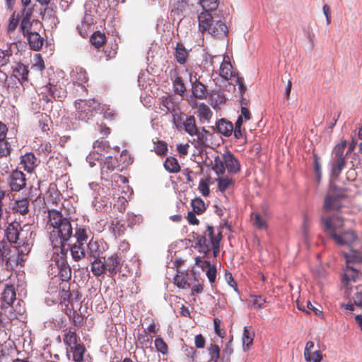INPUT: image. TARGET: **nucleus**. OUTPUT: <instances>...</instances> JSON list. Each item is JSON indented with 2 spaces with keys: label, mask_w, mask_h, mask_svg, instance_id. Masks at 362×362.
Segmentation results:
<instances>
[{
  "label": "nucleus",
  "mask_w": 362,
  "mask_h": 362,
  "mask_svg": "<svg viewBox=\"0 0 362 362\" xmlns=\"http://www.w3.org/2000/svg\"><path fill=\"white\" fill-rule=\"evenodd\" d=\"M11 55L10 49L3 50L0 49V66H6L9 62Z\"/></svg>",
  "instance_id": "0e129e2a"
},
{
  "label": "nucleus",
  "mask_w": 362,
  "mask_h": 362,
  "mask_svg": "<svg viewBox=\"0 0 362 362\" xmlns=\"http://www.w3.org/2000/svg\"><path fill=\"white\" fill-rule=\"evenodd\" d=\"M8 184L12 191L19 192L25 187V177L22 171L14 170L9 176Z\"/></svg>",
  "instance_id": "f8f14e48"
},
{
  "label": "nucleus",
  "mask_w": 362,
  "mask_h": 362,
  "mask_svg": "<svg viewBox=\"0 0 362 362\" xmlns=\"http://www.w3.org/2000/svg\"><path fill=\"white\" fill-rule=\"evenodd\" d=\"M52 146L48 141L42 142L36 149L38 155L47 157L52 152Z\"/></svg>",
  "instance_id": "09e8293b"
},
{
  "label": "nucleus",
  "mask_w": 362,
  "mask_h": 362,
  "mask_svg": "<svg viewBox=\"0 0 362 362\" xmlns=\"http://www.w3.org/2000/svg\"><path fill=\"white\" fill-rule=\"evenodd\" d=\"M168 150V146L165 142L163 141H158L154 143V151L157 155H164Z\"/></svg>",
  "instance_id": "69168bd1"
},
{
  "label": "nucleus",
  "mask_w": 362,
  "mask_h": 362,
  "mask_svg": "<svg viewBox=\"0 0 362 362\" xmlns=\"http://www.w3.org/2000/svg\"><path fill=\"white\" fill-rule=\"evenodd\" d=\"M232 65L230 62H223L220 66V76L226 80L230 79L234 76L232 71Z\"/></svg>",
  "instance_id": "ea45409f"
},
{
  "label": "nucleus",
  "mask_w": 362,
  "mask_h": 362,
  "mask_svg": "<svg viewBox=\"0 0 362 362\" xmlns=\"http://www.w3.org/2000/svg\"><path fill=\"white\" fill-rule=\"evenodd\" d=\"M216 128L222 135L230 136L233 131V124L225 119H221L216 123Z\"/></svg>",
  "instance_id": "a878e982"
},
{
  "label": "nucleus",
  "mask_w": 362,
  "mask_h": 362,
  "mask_svg": "<svg viewBox=\"0 0 362 362\" xmlns=\"http://www.w3.org/2000/svg\"><path fill=\"white\" fill-rule=\"evenodd\" d=\"M198 116L200 119L209 120L212 116L210 108L204 103L199 104L197 107Z\"/></svg>",
  "instance_id": "58836bf2"
},
{
  "label": "nucleus",
  "mask_w": 362,
  "mask_h": 362,
  "mask_svg": "<svg viewBox=\"0 0 362 362\" xmlns=\"http://www.w3.org/2000/svg\"><path fill=\"white\" fill-rule=\"evenodd\" d=\"M188 6V0H174L171 11V16H174V20H176L177 18L180 21Z\"/></svg>",
  "instance_id": "aec40b11"
},
{
  "label": "nucleus",
  "mask_w": 362,
  "mask_h": 362,
  "mask_svg": "<svg viewBox=\"0 0 362 362\" xmlns=\"http://www.w3.org/2000/svg\"><path fill=\"white\" fill-rule=\"evenodd\" d=\"M100 166L102 179L107 180V178H105V175H108L116 168L119 167V160L117 158H114L112 156H107L105 157V159H102Z\"/></svg>",
  "instance_id": "4468645a"
},
{
  "label": "nucleus",
  "mask_w": 362,
  "mask_h": 362,
  "mask_svg": "<svg viewBox=\"0 0 362 362\" xmlns=\"http://www.w3.org/2000/svg\"><path fill=\"white\" fill-rule=\"evenodd\" d=\"M91 272L95 276H100L107 272L105 260L101 259H93L91 262Z\"/></svg>",
  "instance_id": "c85d7f7f"
},
{
  "label": "nucleus",
  "mask_w": 362,
  "mask_h": 362,
  "mask_svg": "<svg viewBox=\"0 0 362 362\" xmlns=\"http://www.w3.org/2000/svg\"><path fill=\"white\" fill-rule=\"evenodd\" d=\"M42 19H47L51 21L52 23H58V20L54 15V10L50 7H46L43 12H41Z\"/></svg>",
  "instance_id": "bf43d9fd"
},
{
  "label": "nucleus",
  "mask_w": 362,
  "mask_h": 362,
  "mask_svg": "<svg viewBox=\"0 0 362 362\" xmlns=\"http://www.w3.org/2000/svg\"><path fill=\"white\" fill-rule=\"evenodd\" d=\"M25 37L27 38L29 45L32 49L37 51L42 47L44 39L38 33L33 32Z\"/></svg>",
  "instance_id": "393cba45"
},
{
  "label": "nucleus",
  "mask_w": 362,
  "mask_h": 362,
  "mask_svg": "<svg viewBox=\"0 0 362 362\" xmlns=\"http://www.w3.org/2000/svg\"><path fill=\"white\" fill-rule=\"evenodd\" d=\"M105 263V268L109 276H114L120 270V265L122 262V257L117 254H113L108 257L103 258Z\"/></svg>",
  "instance_id": "ddd939ff"
},
{
  "label": "nucleus",
  "mask_w": 362,
  "mask_h": 362,
  "mask_svg": "<svg viewBox=\"0 0 362 362\" xmlns=\"http://www.w3.org/2000/svg\"><path fill=\"white\" fill-rule=\"evenodd\" d=\"M13 75L19 81H27L28 75V70L27 66H25L23 64L18 63L16 67L13 68Z\"/></svg>",
  "instance_id": "c756f323"
},
{
  "label": "nucleus",
  "mask_w": 362,
  "mask_h": 362,
  "mask_svg": "<svg viewBox=\"0 0 362 362\" xmlns=\"http://www.w3.org/2000/svg\"><path fill=\"white\" fill-rule=\"evenodd\" d=\"M75 107L76 109V117L79 120L88 122L95 115L102 114L105 110V105H101L95 99L88 100H83L78 99L75 101Z\"/></svg>",
  "instance_id": "39448f33"
},
{
  "label": "nucleus",
  "mask_w": 362,
  "mask_h": 362,
  "mask_svg": "<svg viewBox=\"0 0 362 362\" xmlns=\"http://www.w3.org/2000/svg\"><path fill=\"white\" fill-rule=\"evenodd\" d=\"M163 105L166 108L167 112H173L174 120L175 121V115H177V111L179 110L177 105L173 101V98L167 97L163 99L162 101Z\"/></svg>",
  "instance_id": "72a5a7b5"
},
{
  "label": "nucleus",
  "mask_w": 362,
  "mask_h": 362,
  "mask_svg": "<svg viewBox=\"0 0 362 362\" xmlns=\"http://www.w3.org/2000/svg\"><path fill=\"white\" fill-rule=\"evenodd\" d=\"M84 8L85 14L81 21V25H78L76 28L80 35L83 37L88 35L86 30L90 29L95 23L93 18V13L95 11L91 10V4L86 3Z\"/></svg>",
  "instance_id": "9b49d317"
},
{
  "label": "nucleus",
  "mask_w": 362,
  "mask_h": 362,
  "mask_svg": "<svg viewBox=\"0 0 362 362\" xmlns=\"http://www.w3.org/2000/svg\"><path fill=\"white\" fill-rule=\"evenodd\" d=\"M20 21V15L18 13L16 15V12H13L9 18V23L7 28L8 34L13 33L17 28Z\"/></svg>",
  "instance_id": "de8ad7c7"
},
{
  "label": "nucleus",
  "mask_w": 362,
  "mask_h": 362,
  "mask_svg": "<svg viewBox=\"0 0 362 362\" xmlns=\"http://www.w3.org/2000/svg\"><path fill=\"white\" fill-rule=\"evenodd\" d=\"M356 293L353 296L354 305L362 307V285L356 286Z\"/></svg>",
  "instance_id": "338daca9"
},
{
  "label": "nucleus",
  "mask_w": 362,
  "mask_h": 362,
  "mask_svg": "<svg viewBox=\"0 0 362 362\" xmlns=\"http://www.w3.org/2000/svg\"><path fill=\"white\" fill-rule=\"evenodd\" d=\"M23 251L20 252L19 248L6 243L4 251V262L8 270L14 269L18 265H21L23 262Z\"/></svg>",
  "instance_id": "0eeeda50"
},
{
  "label": "nucleus",
  "mask_w": 362,
  "mask_h": 362,
  "mask_svg": "<svg viewBox=\"0 0 362 362\" xmlns=\"http://www.w3.org/2000/svg\"><path fill=\"white\" fill-rule=\"evenodd\" d=\"M74 237L76 238V243L84 245L88 239L86 229L81 226L76 227Z\"/></svg>",
  "instance_id": "e433bc0d"
},
{
  "label": "nucleus",
  "mask_w": 362,
  "mask_h": 362,
  "mask_svg": "<svg viewBox=\"0 0 362 362\" xmlns=\"http://www.w3.org/2000/svg\"><path fill=\"white\" fill-rule=\"evenodd\" d=\"M345 197V195L343 194L328 193L325 197L323 211L325 212L341 211L342 201Z\"/></svg>",
  "instance_id": "9d476101"
},
{
  "label": "nucleus",
  "mask_w": 362,
  "mask_h": 362,
  "mask_svg": "<svg viewBox=\"0 0 362 362\" xmlns=\"http://www.w3.org/2000/svg\"><path fill=\"white\" fill-rule=\"evenodd\" d=\"M250 302L252 305L256 309L264 308L267 303L266 298L261 295H251Z\"/></svg>",
  "instance_id": "a19ab883"
},
{
  "label": "nucleus",
  "mask_w": 362,
  "mask_h": 362,
  "mask_svg": "<svg viewBox=\"0 0 362 362\" xmlns=\"http://www.w3.org/2000/svg\"><path fill=\"white\" fill-rule=\"evenodd\" d=\"M190 81L192 83V91L193 95L198 99L206 98L208 93L206 86L197 79L192 81V77L190 78Z\"/></svg>",
  "instance_id": "5701e85b"
},
{
  "label": "nucleus",
  "mask_w": 362,
  "mask_h": 362,
  "mask_svg": "<svg viewBox=\"0 0 362 362\" xmlns=\"http://www.w3.org/2000/svg\"><path fill=\"white\" fill-rule=\"evenodd\" d=\"M102 153H99L98 151H91L86 156V161L89 163L90 167L93 168L97 164L100 165V161H102Z\"/></svg>",
  "instance_id": "c9c22d12"
},
{
  "label": "nucleus",
  "mask_w": 362,
  "mask_h": 362,
  "mask_svg": "<svg viewBox=\"0 0 362 362\" xmlns=\"http://www.w3.org/2000/svg\"><path fill=\"white\" fill-rule=\"evenodd\" d=\"M191 205L194 212L201 214L206 210L204 202L201 198H195L192 200Z\"/></svg>",
  "instance_id": "c03bdc74"
},
{
  "label": "nucleus",
  "mask_w": 362,
  "mask_h": 362,
  "mask_svg": "<svg viewBox=\"0 0 362 362\" xmlns=\"http://www.w3.org/2000/svg\"><path fill=\"white\" fill-rule=\"evenodd\" d=\"M48 230H49V241L52 247V257L51 260L54 262L50 264L52 272H57L51 279H58V284L69 283L71 277V269L66 262L67 249L64 243L68 241L73 234V228L70 221L64 218L62 213L57 210H50L48 212Z\"/></svg>",
  "instance_id": "f257e3e1"
},
{
  "label": "nucleus",
  "mask_w": 362,
  "mask_h": 362,
  "mask_svg": "<svg viewBox=\"0 0 362 362\" xmlns=\"http://www.w3.org/2000/svg\"><path fill=\"white\" fill-rule=\"evenodd\" d=\"M66 249V247H65ZM69 249L72 259L78 262L85 257L86 252L84 245L75 243L71 245H68L67 250Z\"/></svg>",
  "instance_id": "b1692460"
},
{
  "label": "nucleus",
  "mask_w": 362,
  "mask_h": 362,
  "mask_svg": "<svg viewBox=\"0 0 362 362\" xmlns=\"http://www.w3.org/2000/svg\"><path fill=\"white\" fill-rule=\"evenodd\" d=\"M64 342L65 344L68 345L70 349L73 347V346L78 344L77 343V337L75 332H72L69 330L64 337Z\"/></svg>",
  "instance_id": "864d4df0"
},
{
  "label": "nucleus",
  "mask_w": 362,
  "mask_h": 362,
  "mask_svg": "<svg viewBox=\"0 0 362 362\" xmlns=\"http://www.w3.org/2000/svg\"><path fill=\"white\" fill-rule=\"evenodd\" d=\"M175 284L179 287L182 288H190V284L187 282L185 277L183 276L176 275L174 278Z\"/></svg>",
  "instance_id": "774afa93"
},
{
  "label": "nucleus",
  "mask_w": 362,
  "mask_h": 362,
  "mask_svg": "<svg viewBox=\"0 0 362 362\" xmlns=\"http://www.w3.org/2000/svg\"><path fill=\"white\" fill-rule=\"evenodd\" d=\"M173 54L177 63L183 65L187 61L189 50L186 49L182 42H177Z\"/></svg>",
  "instance_id": "4be33fe9"
},
{
  "label": "nucleus",
  "mask_w": 362,
  "mask_h": 362,
  "mask_svg": "<svg viewBox=\"0 0 362 362\" xmlns=\"http://www.w3.org/2000/svg\"><path fill=\"white\" fill-rule=\"evenodd\" d=\"M223 162H225L226 169L231 174H237L240 170V164L234 155L227 151L223 154Z\"/></svg>",
  "instance_id": "2eb2a0df"
},
{
  "label": "nucleus",
  "mask_w": 362,
  "mask_h": 362,
  "mask_svg": "<svg viewBox=\"0 0 362 362\" xmlns=\"http://www.w3.org/2000/svg\"><path fill=\"white\" fill-rule=\"evenodd\" d=\"M254 337V332H250L247 327H245L242 337L243 346L244 351H247L252 344Z\"/></svg>",
  "instance_id": "2f4dec72"
},
{
  "label": "nucleus",
  "mask_w": 362,
  "mask_h": 362,
  "mask_svg": "<svg viewBox=\"0 0 362 362\" xmlns=\"http://www.w3.org/2000/svg\"><path fill=\"white\" fill-rule=\"evenodd\" d=\"M202 7V11L198 15L199 30L201 33L208 32L211 35L218 38L227 36L228 29L216 15L217 8L212 10Z\"/></svg>",
  "instance_id": "7ed1b4c3"
},
{
  "label": "nucleus",
  "mask_w": 362,
  "mask_h": 362,
  "mask_svg": "<svg viewBox=\"0 0 362 362\" xmlns=\"http://www.w3.org/2000/svg\"><path fill=\"white\" fill-rule=\"evenodd\" d=\"M105 40V35L99 32L94 33L90 37L91 43L97 48H99L103 45Z\"/></svg>",
  "instance_id": "603ef678"
},
{
  "label": "nucleus",
  "mask_w": 362,
  "mask_h": 362,
  "mask_svg": "<svg viewBox=\"0 0 362 362\" xmlns=\"http://www.w3.org/2000/svg\"><path fill=\"white\" fill-rule=\"evenodd\" d=\"M164 167L167 171L171 173L179 172L180 166L176 158L173 157H168L164 163Z\"/></svg>",
  "instance_id": "473e14b6"
},
{
  "label": "nucleus",
  "mask_w": 362,
  "mask_h": 362,
  "mask_svg": "<svg viewBox=\"0 0 362 362\" xmlns=\"http://www.w3.org/2000/svg\"><path fill=\"white\" fill-rule=\"evenodd\" d=\"M253 226L259 230H266L267 228V218L263 217L259 213L252 214Z\"/></svg>",
  "instance_id": "7c9ffc66"
},
{
  "label": "nucleus",
  "mask_w": 362,
  "mask_h": 362,
  "mask_svg": "<svg viewBox=\"0 0 362 362\" xmlns=\"http://www.w3.org/2000/svg\"><path fill=\"white\" fill-rule=\"evenodd\" d=\"M221 233L218 232L214 235V228L208 225L206 230L203 235H196L194 238L196 240L194 247L197 248L199 252L208 254L213 250L214 255L216 257L219 252V243L221 240Z\"/></svg>",
  "instance_id": "20e7f679"
},
{
  "label": "nucleus",
  "mask_w": 362,
  "mask_h": 362,
  "mask_svg": "<svg viewBox=\"0 0 362 362\" xmlns=\"http://www.w3.org/2000/svg\"><path fill=\"white\" fill-rule=\"evenodd\" d=\"M88 255L93 259H103L105 248L101 243L91 240L87 245Z\"/></svg>",
  "instance_id": "f3484780"
},
{
  "label": "nucleus",
  "mask_w": 362,
  "mask_h": 362,
  "mask_svg": "<svg viewBox=\"0 0 362 362\" xmlns=\"http://www.w3.org/2000/svg\"><path fill=\"white\" fill-rule=\"evenodd\" d=\"M49 122L50 118L47 114H41L40 116H38L39 127L43 132H47L49 130Z\"/></svg>",
  "instance_id": "6e6d98bb"
},
{
  "label": "nucleus",
  "mask_w": 362,
  "mask_h": 362,
  "mask_svg": "<svg viewBox=\"0 0 362 362\" xmlns=\"http://www.w3.org/2000/svg\"><path fill=\"white\" fill-rule=\"evenodd\" d=\"M213 170L215 171L218 176L223 175L226 171L225 162H223V157L216 156L214 158V163L212 167Z\"/></svg>",
  "instance_id": "4c0bfd02"
},
{
  "label": "nucleus",
  "mask_w": 362,
  "mask_h": 362,
  "mask_svg": "<svg viewBox=\"0 0 362 362\" xmlns=\"http://www.w3.org/2000/svg\"><path fill=\"white\" fill-rule=\"evenodd\" d=\"M16 291L13 285H6L3 293L1 299L8 305H11L16 300Z\"/></svg>",
  "instance_id": "cd10ccee"
},
{
  "label": "nucleus",
  "mask_w": 362,
  "mask_h": 362,
  "mask_svg": "<svg viewBox=\"0 0 362 362\" xmlns=\"http://www.w3.org/2000/svg\"><path fill=\"white\" fill-rule=\"evenodd\" d=\"M174 92L180 95H182L185 91V86L180 77L177 76L173 81Z\"/></svg>",
  "instance_id": "4d7b16f0"
},
{
  "label": "nucleus",
  "mask_w": 362,
  "mask_h": 362,
  "mask_svg": "<svg viewBox=\"0 0 362 362\" xmlns=\"http://www.w3.org/2000/svg\"><path fill=\"white\" fill-rule=\"evenodd\" d=\"M70 349L75 362H92L91 356L89 354H85L86 348L83 344H78L73 346Z\"/></svg>",
  "instance_id": "dca6fc26"
},
{
  "label": "nucleus",
  "mask_w": 362,
  "mask_h": 362,
  "mask_svg": "<svg viewBox=\"0 0 362 362\" xmlns=\"http://www.w3.org/2000/svg\"><path fill=\"white\" fill-rule=\"evenodd\" d=\"M21 164L24 170L31 173L38 165V160L33 153H28L21 156Z\"/></svg>",
  "instance_id": "412c9836"
},
{
  "label": "nucleus",
  "mask_w": 362,
  "mask_h": 362,
  "mask_svg": "<svg viewBox=\"0 0 362 362\" xmlns=\"http://www.w3.org/2000/svg\"><path fill=\"white\" fill-rule=\"evenodd\" d=\"M20 227V223L18 222H12L8 224L6 230L5 235L7 240L8 241V244L12 245L15 244H21L19 242V231L18 228Z\"/></svg>",
  "instance_id": "a211bd4d"
},
{
  "label": "nucleus",
  "mask_w": 362,
  "mask_h": 362,
  "mask_svg": "<svg viewBox=\"0 0 362 362\" xmlns=\"http://www.w3.org/2000/svg\"><path fill=\"white\" fill-rule=\"evenodd\" d=\"M69 284H58V279H51L45 298L48 305L62 303L66 301L69 296Z\"/></svg>",
  "instance_id": "423d86ee"
},
{
  "label": "nucleus",
  "mask_w": 362,
  "mask_h": 362,
  "mask_svg": "<svg viewBox=\"0 0 362 362\" xmlns=\"http://www.w3.org/2000/svg\"><path fill=\"white\" fill-rule=\"evenodd\" d=\"M243 123V122L242 116L238 117L235 123V127H233V132L234 133V136L237 139H239L243 136V134L242 132Z\"/></svg>",
  "instance_id": "052dcab7"
},
{
  "label": "nucleus",
  "mask_w": 362,
  "mask_h": 362,
  "mask_svg": "<svg viewBox=\"0 0 362 362\" xmlns=\"http://www.w3.org/2000/svg\"><path fill=\"white\" fill-rule=\"evenodd\" d=\"M93 149L95 151H98L99 153L103 154V152L107 153L110 149V145L106 141H99L97 140L93 143Z\"/></svg>",
  "instance_id": "5fc2aeb1"
},
{
  "label": "nucleus",
  "mask_w": 362,
  "mask_h": 362,
  "mask_svg": "<svg viewBox=\"0 0 362 362\" xmlns=\"http://www.w3.org/2000/svg\"><path fill=\"white\" fill-rule=\"evenodd\" d=\"M185 131L190 136H194L197 133V127L194 116H185V119L182 122Z\"/></svg>",
  "instance_id": "bb28decb"
},
{
  "label": "nucleus",
  "mask_w": 362,
  "mask_h": 362,
  "mask_svg": "<svg viewBox=\"0 0 362 362\" xmlns=\"http://www.w3.org/2000/svg\"><path fill=\"white\" fill-rule=\"evenodd\" d=\"M313 165L316 178L320 182L322 177L321 163L320 158L316 154L314 155Z\"/></svg>",
  "instance_id": "680f3d73"
},
{
  "label": "nucleus",
  "mask_w": 362,
  "mask_h": 362,
  "mask_svg": "<svg viewBox=\"0 0 362 362\" xmlns=\"http://www.w3.org/2000/svg\"><path fill=\"white\" fill-rule=\"evenodd\" d=\"M210 361L212 362H218L220 358V348L217 344H211L208 348Z\"/></svg>",
  "instance_id": "a18cd8bd"
},
{
  "label": "nucleus",
  "mask_w": 362,
  "mask_h": 362,
  "mask_svg": "<svg viewBox=\"0 0 362 362\" xmlns=\"http://www.w3.org/2000/svg\"><path fill=\"white\" fill-rule=\"evenodd\" d=\"M31 28L32 23L30 22V20H21L20 24V30H21L24 37L33 33L30 31Z\"/></svg>",
  "instance_id": "e2e57ef3"
},
{
  "label": "nucleus",
  "mask_w": 362,
  "mask_h": 362,
  "mask_svg": "<svg viewBox=\"0 0 362 362\" xmlns=\"http://www.w3.org/2000/svg\"><path fill=\"white\" fill-rule=\"evenodd\" d=\"M216 180L218 182V187L221 192H223L233 182V180L227 176H218Z\"/></svg>",
  "instance_id": "3c124183"
},
{
  "label": "nucleus",
  "mask_w": 362,
  "mask_h": 362,
  "mask_svg": "<svg viewBox=\"0 0 362 362\" xmlns=\"http://www.w3.org/2000/svg\"><path fill=\"white\" fill-rule=\"evenodd\" d=\"M342 147L334 148L332 158L329 161L330 176L332 178H338L342 170L344 168L346 162V154L342 153Z\"/></svg>",
  "instance_id": "6e6552de"
},
{
  "label": "nucleus",
  "mask_w": 362,
  "mask_h": 362,
  "mask_svg": "<svg viewBox=\"0 0 362 362\" xmlns=\"http://www.w3.org/2000/svg\"><path fill=\"white\" fill-rule=\"evenodd\" d=\"M201 266H206L208 267V270L206 272L207 278L211 284L215 282L216 277V269L215 266L211 265L210 262L208 260L203 262L202 265Z\"/></svg>",
  "instance_id": "37998d69"
},
{
  "label": "nucleus",
  "mask_w": 362,
  "mask_h": 362,
  "mask_svg": "<svg viewBox=\"0 0 362 362\" xmlns=\"http://www.w3.org/2000/svg\"><path fill=\"white\" fill-rule=\"evenodd\" d=\"M154 345L156 350L162 354H166L168 353L167 344L160 337H157L154 341Z\"/></svg>",
  "instance_id": "13d9d810"
},
{
  "label": "nucleus",
  "mask_w": 362,
  "mask_h": 362,
  "mask_svg": "<svg viewBox=\"0 0 362 362\" xmlns=\"http://www.w3.org/2000/svg\"><path fill=\"white\" fill-rule=\"evenodd\" d=\"M209 132L206 130L204 127H202L201 130L197 129V133L194 136H197V142L198 145H205L208 141Z\"/></svg>",
  "instance_id": "8fccbe9b"
},
{
  "label": "nucleus",
  "mask_w": 362,
  "mask_h": 362,
  "mask_svg": "<svg viewBox=\"0 0 362 362\" xmlns=\"http://www.w3.org/2000/svg\"><path fill=\"white\" fill-rule=\"evenodd\" d=\"M54 88V85L50 83H48L47 85L43 86L41 89V99L44 100L45 103H49L52 101V92Z\"/></svg>",
  "instance_id": "79ce46f5"
},
{
  "label": "nucleus",
  "mask_w": 362,
  "mask_h": 362,
  "mask_svg": "<svg viewBox=\"0 0 362 362\" xmlns=\"http://www.w3.org/2000/svg\"><path fill=\"white\" fill-rule=\"evenodd\" d=\"M89 187L93 191V206L95 211H100L107 204L106 197L107 193L104 188H101L100 186L96 182L89 183Z\"/></svg>",
  "instance_id": "1a4fd4ad"
},
{
  "label": "nucleus",
  "mask_w": 362,
  "mask_h": 362,
  "mask_svg": "<svg viewBox=\"0 0 362 362\" xmlns=\"http://www.w3.org/2000/svg\"><path fill=\"white\" fill-rule=\"evenodd\" d=\"M321 224L323 231L340 246H347L349 252H344L343 255L347 263L362 262V240L357 236L354 230L341 231L344 226V219L338 216H322Z\"/></svg>",
  "instance_id": "f03ea898"
},
{
  "label": "nucleus",
  "mask_w": 362,
  "mask_h": 362,
  "mask_svg": "<svg viewBox=\"0 0 362 362\" xmlns=\"http://www.w3.org/2000/svg\"><path fill=\"white\" fill-rule=\"evenodd\" d=\"M71 78L74 84H77L81 90H86V88L83 85L88 81L87 73L85 69L76 68L71 72Z\"/></svg>",
  "instance_id": "6ab92c4d"
},
{
  "label": "nucleus",
  "mask_w": 362,
  "mask_h": 362,
  "mask_svg": "<svg viewBox=\"0 0 362 362\" xmlns=\"http://www.w3.org/2000/svg\"><path fill=\"white\" fill-rule=\"evenodd\" d=\"M346 269L344 272V280L346 281H356L359 276V272L358 269L350 266L351 263H347Z\"/></svg>",
  "instance_id": "f704fd0d"
},
{
  "label": "nucleus",
  "mask_w": 362,
  "mask_h": 362,
  "mask_svg": "<svg viewBox=\"0 0 362 362\" xmlns=\"http://www.w3.org/2000/svg\"><path fill=\"white\" fill-rule=\"evenodd\" d=\"M13 209L21 214H26L28 211V201L25 199L16 201Z\"/></svg>",
  "instance_id": "49530a36"
}]
</instances>
